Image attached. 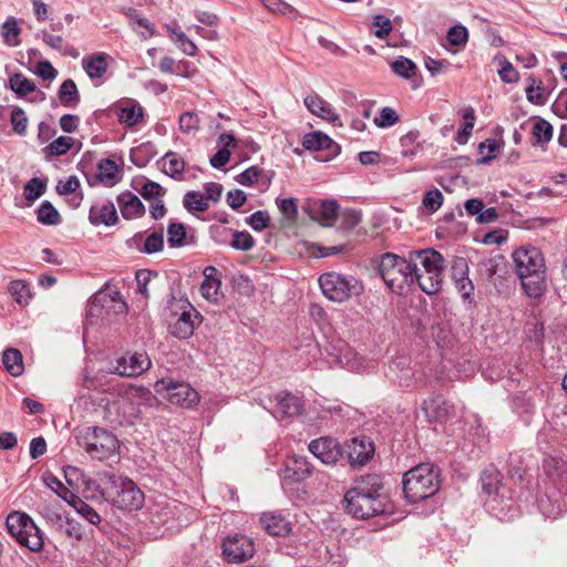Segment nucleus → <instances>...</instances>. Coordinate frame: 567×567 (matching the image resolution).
Returning a JSON list of instances; mask_svg holds the SVG:
<instances>
[{
	"mask_svg": "<svg viewBox=\"0 0 567 567\" xmlns=\"http://www.w3.org/2000/svg\"><path fill=\"white\" fill-rule=\"evenodd\" d=\"M223 553L229 563H240L252 557L255 546L249 537L235 535L224 542Z\"/></svg>",
	"mask_w": 567,
	"mask_h": 567,
	"instance_id": "12",
	"label": "nucleus"
},
{
	"mask_svg": "<svg viewBox=\"0 0 567 567\" xmlns=\"http://www.w3.org/2000/svg\"><path fill=\"white\" fill-rule=\"evenodd\" d=\"M45 181L39 177H33L24 185L23 195L25 199H28L29 202H33L40 198L45 193Z\"/></svg>",
	"mask_w": 567,
	"mask_h": 567,
	"instance_id": "51",
	"label": "nucleus"
},
{
	"mask_svg": "<svg viewBox=\"0 0 567 567\" xmlns=\"http://www.w3.org/2000/svg\"><path fill=\"white\" fill-rule=\"evenodd\" d=\"M379 272L389 289L403 295L417 284V265L413 259L393 252H385L380 258Z\"/></svg>",
	"mask_w": 567,
	"mask_h": 567,
	"instance_id": "3",
	"label": "nucleus"
},
{
	"mask_svg": "<svg viewBox=\"0 0 567 567\" xmlns=\"http://www.w3.org/2000/svg\"><path fill=\"white\" fill-rule=\"evenodd\" d=\"M512 257L525 293L530 298L542 297L546 290V267L542 251L533 246L519 247Z\"/></svg>",
	"mask_w": 567,
	"mask_h": 567,
	"instance_id": "2",
	"label": "nucleus"
},
{
	"mask_svg": "<svg viewBox=\"0 0 567 567\" xmlns=\"http://www.w3.org/2000/svg\"><path fill=\"white\" fill-rule=\"evenodd\" d=\"M21 28L14 17H9L1 25L2 41L8 47H18L20 40Z\"/></svg>",
	"mask_w": 567,
	"mask_h": 567,
	"instance_id": "34",
	"label": "nucleus"
},
{
	"mask_svg": "<svg viewBox=\"0 0 567 567\" xmlns=\"http://www.w3.org/2000/svg\"><path fill=\"white\" fill-rule=\"evenodd\" d=\"M144 116L143 107L136 102H128L121 107L118 121L128 127L137 125Z\"/></svg>",
	"mask_w": 567,
	"mask_h": 567,
	"instance_id": "32",
	"label": "nucleus"
},
{
	"mask_svg": "<svg viewBox=\"0 0 567 567\" xmlns=\"http://www.w3.org/2000/svg\"><path fill=\"white\" fill-rule=\"evenodd\" d=\"M171 38L185 54L189 56H194L196 54L197 47L182 30L172 29Z\"/></svg>",
	"mask_w": 567,
	"mask_h": 567,
	"instance_id": "52",
	"label": "nucleus"
},
{
	"mask_svg": "<svg viewBox=\"0 0 567 567\" xmlns=\"http://www.w3.org/2000/svg\"><path fill=\"white\" fill-rule=\"evenodd\" d=\"M68 497L73 502L71 506L89 523L92 525H97L101 522V516L99 513L84 501H82L78 495L68 494Z\"/></svg>",
	"mask_w": 567,
	"mask_h": 567,
	"instance_id": "40",
	"label": "nucleus"
},
{
	"mask_svg": "<svg viewBox=\"0 0 567 567\" xmlns=\"http://www.w3.org/2000/svg\"><path fill=\"white\" fill-rule=\"evenodd\" d=\"M264 529L271 536L286 537L292 530L290 520L281 513L268 512L260 517Z\"/></svg>",
	"mask_w": 567,
	"mask_h": 567,
	"instance_id": "20",
	"label": "nucleus"
},
{
	"mask_svg": "<svg viewBox=\"0 0 567 567\" xmlns=\"http://www.w3.org/2000/svg\"><path fill=\"white\" fill-rule=\"evenodd\" d=\"M161 171L167 176L176 179H183L185 161L176 152H167L158 162Z\"/></svg>",
	"mask_w": 567,
	"mask_h": 567,
	"instance_id": "27",
	"label": "nucleus"
},
{
	"mask_svg": "<svg viewBox=\"0 0 567 567\" xmlns=\"http://www.w3.org/2000/svg\"><path fill=\"white\" fill-rule=\"evenodd\" d=\"M17 542L32 551H39L43 547V535L34 524V529L25 528Z\"/></svg>",
	"mask_w": 567,
	"mask_h": 567,
	"instance_id": "37",
	"label": "nucleus"
},
{
	"mask_svg": "<svg viewBox=\"0 0 567 567\" xmlns=\"http://www.w3.org/2000/svg\"><path fill=\"white\" fill-rule=\"evenodd\" d=\"M151 364L146 352H135L117 359L114 372L122 377L134 378L147 371Z\"/></svg>",
	"mask_w": 567,
	"mask_h": 567,
	"instance_id": "14",
	"label": "nucleus"
},
{
	"mask_svg": "<svg viewBox=\"0 0 567 567\" xmlns=\"http://www.w3.org/2000/svg\"><path fill=\"white\" fill-rule=\"evenodd\" d=\"M382 487V480L377 474H370L355 481L344 495L346 511L360 519L391 513L389 499L381 493Z\"/></svg>",
	"mask_w": 567,
	"mask_h": 567,
	"instance_id": "1",
	"label": "nucleus"
},
{
	"mask_svg": "<svg viewBox=\"0 0 567 567\" xmlns=\"http://www.w3.org/2000/svg\"><path fill=\"white\" fill-rule=\"evenodd\" d=\"M9 86L18 96L21 97L35 91V84L22 73H14L11 75L9 79Z\"/></svg>",
	"mask_w": 567,
	"mask_h": 567,
	"instance_id": "42",
	"label": "nucleus"
},
{
	"mask_svg": "<svg viewBox=\"0 0 567 567\" xmlns=\"http://www.w3.org/2000/svg\"><path fill=\"white\" fill-rule=\"evenodd\" d=\"M141 195L146 200H157L165 195L166 189L156 182L145 181L140 189Z\"/></svg>",
	"mask_w": 567,
	"mask_h": 567,
	"instance_id": "59",
	"label": "nucleus"
},
{
	"mask_svg": "<svg viewBox=\"0 0 567 567\" xmlns=\"http://www.w3.org/2000/svg\"><path fill=\"white\" fill-rule=\"evenodd\" d=\"M391 70L401 78L411 79L415 75L417 66L412 60L399 56L391 63Z\"/></svg>",
	"mask_w": 567,
	"mask_h": 567,
	"instance_id": "46",
	"label": "nucleus"
},
{
	"mask_svg": "<svg viewBox=\"0 0 567 567\" xmlns=\"http://www.w3.org/2000/svg\"><path fill=\"white\" fill-rule=\"evenodd\" d=\"M60 102L63 106L71 107L79 103L80 93L75 82L72 79L65 80L58 92Z\"/></svg>",
	"mask_w": 567,
	"mask_h": 567,
	"instance_id": "36",
	"label": "nucleus"
},
{
	"mask_svg": "<svg viewBox=\"0 0 567 567\" xmlns=\"http://www.w3.org/2000/svg\"><path fill=\"white\" fill-rule=\"evenodd\" d=\"M276 204L286 224L291 225L297 220L298 206L295 197L277 198Z\"/></svg>",
	"mask_w": 567,
	"mask_h": 567,
	"instance_id": "43",
	"label": "nucleus"
},
{
	"mask_svg": "<svg viewBox=\"0 0 567 567\" xmlns=\"http://www.w3.org/2000/svg\"><path fill=\"white\" fill-rule=\"evenodd\" d=\"M400 121L398 113L389 106L382 107L379 115L374 117L373 123L380 128H386L395 125Z\"/></svg>",
	"mask_w": 567,
	"mask_h": 567,
	"instance_id": "55",
	"label": "nucleus"
},
{
	"mask_svg": "<svg viewBox=\"0 0 567 567\" xmlns=\"http://www.w3.org/2000/svg\"><path fill=\"white\" fill-rule=\"evenodd\" d=\"M339 363L350 371L360 373L369 368V361L358 352L346 349L338 355Z\"/></svg>",
	"mask_w": 567,
	"mask_h": 567,
	"instance_id": "31",
	"label": "nucleus"
},
{
	"mask_svg": "<svg viewBox=\"0 0 567 567\" xmlns=\"http://www.w3.org/2000/svg\"><path fill=\"white\" fill-rule=\"evenodd\" d=\"M339 208L340 206L336 199L322 200L318 209V220L320 221V224L326 227L333 226L339 214Z\"/></svg>",
	"mask_w": 567,
	"mask_h": 567,
	"instance_id": "35",
	"label": "nucleus"
},
{
	"mask_svg": "<svg viewBox=\"0 0 567 567\" xmlns=\"http://www.w3.org/2000/svg\"><path fill=\"white\" fill-rule=\"evenodd\" d=\"M374 35L379 39H385L392 31V22L383 14H377L373 18Z\"/></svg>",
	"mask_w": 567,
	"mask_h": 567,
	"instance_id": "62",
	"label": "nucleus"
},
{
	"mask_svg": "<svg viewBox=\"0 0 567 567\" xmlns=\"http://www.w3.org/2000/svg\"><path fill=\"white\" fill-rule=\"evenodd\" d=\"M42 40L47 45L62 52L64 55L78 56V52L72 45H64V39L61 35L43 32Z\"/></svg>",
	"mask_w": 567,
	"mask_h": 567,
	"instance_id": "47",
	"label": "nucleus"
},
{
	"mask_svg": "<svg viewBox=\"0 0 567 567\" xmlns=\"http://www.w3.org/2000/svg\"><path fill=\"white\" fill-rule=\"evenodd\" d=\"M410 259L414 262L420 260L423 270L417 268V285L420 289L433 295L441 289L443 281V271L445 269V259L439 251L426 248L410 251Z\"/></svg>",
	"mask_w": 567,
	"mask_h": 567,
	"instance_id": "6",
	"label": "nucleus"
},
{
	"mask_svg": "<svg viewBox=\"0 0 567 567\" xmlns=\"http://www.w3.org/2000/svg\"><path fill=\"white\" fill-rule=\"evenodd\" d=\"M89 220L93 226L115 225L118 220L115 205L111 200L95 203L90 209Z\"/></svg>",
	"mask_w": 567,
	"mask_h": 567,
	"instance_id": "21",
	"label": "nucleus"
},
{
	"mask_svg": "<svg viewBox=\"0 0 567 567\" xmlns=\"http://www.w3.org/2000/svg\"><path fill=\"white\" fill-rule=\"evenodd\" d=\"M43 482L47 487L52 489L59 497H61L63 501H65L69 505H72L73 502L70 501L68 497V494H74L71 492L68 487L63 485V483L53 474L48 473L43 476Z\"/></svg>",
	"mask_w": 567,
	"mask_h": 567,
	"instance_id": "50",
	"label": "nucleus"
},
{
	"mask_svg": "<svg viewBox=\"0 0 567 567\" xmlns=\"http://www.w3.org/2000/svg\"><path fill=\"white\" fill-rule=\"evenodd\" d=\"M318 282L322 293L336 302H344L363 291V285L359 279L334 271L322 274Z\"/></svg>",
	"mask_w": 567,
	"mask_h": 567,
	"instance_id": "8",
	"label": "nucleus"
},
{
	"mask_svg": "<svg viewBox=\"0 0 567 567\" xmlns=\"http://www.w3.org/2000/svg\"><path fill=\"white\" fill-rule=\"evenodd\" d=\"M164 249V233L163 227L152 231L145 236L143 245V254L153 255Z\"/></svg>",
	"mask_w": 567,
	"mask_h": 567,
	"instance_id": "45",
	"label": "nucleus"
},
{
	"mask_svg": "<svg viewBox=\"0 0 567 567\" xmlns=\"http://www.w3.org/2000/svg\"><path fill=\"white\" fill-rule=\"evenodd\" d=\"M183 204L188 212H205L209 207L206 197L196 190L187 192L184 195Z\"/></svg>",
	"mask_w": 567,
	"mask_h": 567,
	"instance_id": "44",
	"label": "nucleus"
},
{
	"mask_svg": "<svg viewBox=\"0 0 567 567\" xmlns=\"http://www.w3.org/2000/svg\"><path fill=\"white\" fill-rule=\"evenodd\" d=\"M6 526L9 534L17 540L18 537H21L23 529H34V522L24 513L13 512L8 515Z\"/></svg>",
	"mask_w": 567,
	"mask_h": 567,
	"instance_id": "30",
	"label": "nucleus"
},
{
	"mask_svg": "<svg viewBox=\"0 0 567 567\" xmlns=\"http://www.w3.org/2000/svg\"><path fill=\"white\" fill-rule=\"evenodd\" d=\"M422 410L429 421L444 422L454 414V405L442 396L425 400L422 404Z\"/></svg>",
	"mask_w": 567,
	"mask_h": 567,
	"instance_id": "22",
	"label": "nucleus"
},
{
	"mask_svg": "<svg viewBox=\"0 0 567 567\" xmlns=\"http://www.w3.org/2000/svg\"><path fill=\"white\" fill-rule=\"evenodd\" d=\"M269 214L266 210H257L246 218V223L256 231L266 229L269 225Z\"/></svg>",
	"mask_w": 567,
	"mask_h": 567,
	"instance_id": "63",
	"label": "nucleus"
},
{
	"mask_svg": "<svg viewBox=\"0 0 567 567\" xmlns=\"http://www.w3.org/2000/svg\"><path fill=\"white\" fill-rule=\"evenodd\" d=\"M238 140L230 133H223L219 135L217 144L220 148L217 153L210 158V165L214 168H221L225 166L230 159V147H236L238 144Z\"/></svg>",
	"mask_w": 567,
	"mask_h": 567,
	"instance_id": "26",
	"label": "nucleus"
},
{
	"mask_svg": "<svg viewBox=\"0 0 567 567\" xmlns=\"http://www.w3.org/2000/svg\"><path fill=\"white\" fill-rule=\"evenodd\" d=\"M277 411L281 417L296 416L302 411V401L299 396L293 395L289 392L279 393L276 396Z\"/></svg>",
	"mask_w": 567,
	"mask_h": 567,
	"instance_id": "28",
	"label": "nucleus"
},
{
	"mask_svg": "<svg viewBox=\"0 0 567 567\" xmlns=\"http://www.w3.org/2000/svg\"><path fill=\"white\" fill-rule=\"evenodd\" d=\"M402 484L411 503L424 501L440 488L439 470L431 463L419 464L403 475Z\"/></svg>",
	"mask_w": 567,
	"mask_h": 567,
	"instance_id": "5",
	"label": "nucleus"
},
{
	"mask_svg": "<svg viewBox=\"0 0 567 567\" xmlns=\"http://www.w3.org/2000/svg\"><path fill=\"white\" fill-rule=\"evenodd\" d=\"M117 205L124 219L140 218L145 214L142 200L132 192H125L117 196Z\"/></svg>",
	"mask_w": 567,
	"mask_h": 567,
	"instance_id": "24",
	"label": "nucleus"
},
{
	"mask_svg": "<svg viewBox=\"0 0 567 567\" xmlns=\"http://www.w3.org/2000/svg\"><path fill=\"white\" fill-rule=\"evenodd\" d=\"M306 109L315 116L332 124L341 125L340 116L333 106L318 93L311 92L303 99Z\"/></svg>",
	"mask_w": 567,
	"mask_h": 567,
	"instance_id": "15",
	"label": "nucleus"
},
{
	"mask_svg": "<svg viewBox=\"0 0 567 567\" xmlns=\"http://www.w3.org/2000/svg\"><path fill=\"white\" fill-rule=\"evenodd\" d=\"M374 454V444L369 437H354L348 445V462L352 467H361Z\"/></svg>",
	"mask_w": 567,
	"mask_h": 567,
	"instance_id": "16",
	"label": "nucleus"
},
{
	"mask_svg": "<svg viewBox=\"0 0 567 567\" xmlns=\"http://www.w3.org/2000/svg\"><path fill=\"white\" fill-rule=\"evenodd\" d=\"M262 6L270 12L286 16L290 19L297 18V10L284 0H260Z\"/></svg>",
	"mask_w": 567,
	"mask_h": 567,
	"instance_id": "48",
	"label": "nucleus"
},
{
	"mask_svg": "<svg viewBox=\"0 0 567 567\" xmlns=\"http://www.w3.org/2000/svg\"><path fill=\"white\" fill-rule=\"evenodd\" d=\"M76 443L92 458L103 461L112 457L118 450L117 437L100 426L81 429L75 436Z\"/></svg>",
	"mask_w": 567,
	"mask_h": 567,
	"instance_id": "7",
	"label": "nucleus"
},
{
	"mask_svg": "<svg viewBox=\"0 0 567 567\" xmlns=\"http://www.w3.org/2000/svg\"><path fill=\"white\" fill-rule=\"evenodd\" d=\"M199 322V312L188 303L179 315L173 316L168 326L169 332L178 339H188Z\"/></svg>",
	"mask_w": 567,
	"mask_h": 567,
	"instance_id": "10",
	"label": "nucleus"
},
{
	"mask_svg": "<svg viewBox=\"0 0 567 567\" xmlns=\"http://www.w3.org/2000/svg\"><path fill=\"white\" fill-rule=\"evenodd\" d=\"M544 472L554 487L564 496H567V463L556 457L544 460Z\"/></svg>",
	"mask_w": 567,
	"mask_h": 567,
	"instance_id": "17",
	"label": "nucleus"
},
{
	"mask_svg": "<svg viewBox=\"0 0 567 567\" xmlns=\"http://www.w3.org/2000/svg\"><path fill=\"white\" fill-rule=\"evenodd\" d=\"M529 85L526 87V99L528 102L536 105H544L547 102V96L542 82L536 84V80L532 76L528 78Z\"/></svg>",
	"mask_w": 567,
	"mask_h": 567,
	"instance_id": "49",
	"label": "nucleus"
},
{
	"mask_svg": "<svg viewBox=\"0 0 567 567\" xmlns=\"http://www.w3.org/2000/svg\"><path fill=\"white\" fill-rule=\"evenodd\" d=\"M302 146L311 152H326L321 161H330L340 154L341 147L330 136L321 131L307 133L302 138Z\"/></svg>",
	"mask_w": 567,
	"mask_h": 567,
	"instance_id": "11",
	"label": "nucleus"
},
{
	"mask_svg": "<svg viewBox=\"0 0 567 567\" xmlns=\"http://www.w3.org/2000/svg\"><path fill=\"white\" fill-rule=\"evenodd\" d=\"M37 219L42 225L55 226L61 223V216L55 207L49 202L41 203L37 210Z\"/></svg>",
	"mask_w": 567,
	"mask_h": 567,
	"instance_id": "41",
	"label": "nucleus"
},
{
	"mask_svg": "<svg viewBox=\"0 0 567 567\" xmlns=\"http://www.w3.org/2000/svg\"><path fill=\"white\" fill-rule=\"evenodd\" d=\"M99 179L106 186H113L118 182V168L114 161L102 159L99 163Z\"/></svg>",
	"mask_w": 567,
	"mask_h": 567,
	"instance_id": "39",
	"label": "nucleus"
},
{
	"mask_svg": "<svg viewBox=\"0 0 567 567\" xmlns=\"http://www.w3.org/2000/svg\"><path fill=\"white\" fill-rule=\"evenodd\" d=\"M463 120H464L463 127L457 133V137H456V141L460 144H464V143L467 142L468 136L471 135V132H472V130L474 127V124H475V112H474V110L472 107H467V109L464 110Z\"/></svg>",
	"mask_w": 567,
	"mask_h": 567,
	"instance_id": "56",
	"label": "nucleus"
},
{
	"mask_svg": "<svg viewBox=\"0 0 567 567\" xmlns=\"http://www.w3.org/2000/svg\"><path fill=\"white\" fill-rule=\"evenodd\" d=\"M199 127V120L196 113L185 112L179 116V128L183 133L189 134L197 131Z\"/></svg>",
	"mask_w": 567,
	"mask_h": 567,
	"instance_id": "64",
	"label": "nucleus"
},
{
	"mask_svg": "<svg viewBox=\"0 0 567 567\" xmlns=\"http://www.w3.org/2000/svg\"><path fill=\"white\" fill-rule=\"evenodd\" d=\"M73 145V138L69 136H60L51 142L47 147L45 152L50 156H60L66 154Z\"/></svg>",
	"mask_w": 567,
	"mask_h": 567,
	"instance_id": "54",
	"label": "nucleus"
},
{
	"mask_svg": "<svg viewBox=\"0 0 567 567\" xmlns=\"http://www.w3.org/2000/svg\"><path fill=\"white\" fill-rule=\"evenodd\" d=\"M447 41L454 47H464L468 41V31L462 24L453 25L447 31Z\"/></svg>",
	"mask_w": 567,
	"mask_h": 567,
	"instance_id": "60",
	"label": "nucleus"
},
{
	"mask_svg": "<svg viewBox=\"0 0 567 567\" xmlns=\"http://www.w3.org/2000/svg\"><path fill=\"white\" fill-rule=\"evenodd\" d=\"M82 68L91 80L102 78L109 68L105 53H93L82 59Z\"/></svg>",
	"mask_w": 567,
	"mask_h": 567,
	"instance_id": "29",
	"label": "nucleus"
},
{
	"mask_svg": "<svg viewBox=\"0 0 567 567\" xmlns=\"http://www.w3.org/2000/svg\"><path fill=\"white\" fill-rule=\"evenodd\" d=\"M443 194L437 188L427 190L423 197V206L431 213L439 210L443 204Z\"/></svg>",
	"mask_w": 567,
	"mask_h": 567,
	"instance_id": "61",
	"label": "nucleus"
},
{
	"mask_svg": "<svg viewBox=\"0 0 567 567\" xmlns=\"http://www.w3.org/2000/svg\"><path fill=\"white\" fill-rule=\"evenodd\" d=\"M218 270L214 266H208L204 269V280L200 285L202 296L210 301L217 302L220 290V279L217 276Z\"/></svg>",
	"mask_w": 567,
	"mask_h": 567,
	"instance_id": "25",
	"label": "nucleus"
},
{
	"mask_svg": "<svg viewBox=\"0 0 567 567\" xmlns=\"http://www.w3.org/2000/svg\"><path fill=\"white\" fill-rule=\"evenodd\" d=\"M133 391H143L142 389L131 388L125 392V395L120 399L109 403L106 405V411L112 414L115 412L117 414L116 421L122 424L124 422L132 423L133 420L137 416L138 409L137 406L130 401L128 394Z\"/></svg>",
	"mask_w": 567,
	"mask_h": 567,
	"instance_id": "19",
	"label": "nucleus"
},
{
	"mask_svg": "<svg viewBox=\"0 0 567 567\" xmlns=\"http://www.w3.org/2000/svg\"><path fill=\"white\" fill-rule=\"evenodd\" d=\"M196 235L193 229L187 230L183 223L171 221L167 226V244L171 248H182L196 244Z\"/></svg>",
	"mask_w": 567,
	"mask_h": 567,
	"instance_id": "23",
	"label": "nucleus"
},
{
	"mask_svg": "<svg viewBox=\"0 0 567 567\" xmlns=\"http://www.w3.org/2000/svg\"><path fill=\"white\" fill-rule=\"evenodd\" d=\"M309 451L326 465L336 464L343 455L339 442L330 436L312 440Z\"/></svg>",
	"mask_w": 567,
	"mask_h": 567,
	"instance_id": "13",
	"label": "nucleus"
},
{
	"mask_svg": "<svg viewBox=\"0 0 567 567\" xmlns=\"http://www.w3.org/2000/svg\"><path fill=\"white\" fill-rule=\"evenodd\" d=\"M362 220V214L358 209H346L340 216V229L350 231Z\"/></svg>",
	"mask_w": 567,
	"mask_h": 567,
	"instance_id": "58",
	"label": "nucleus"
},
{
	"mask_svg": "<svg viewBox=\"0 0 567 567\" xmlns=\"http://www.w3.org/2000/svg\"><path fill=\"white\" fill-rule=\"evenodd\" d=\"M313 472V466L305 456L293 455L286 464L284 486L289 482H305Z\"/></svg>",
	"mask_w": 567,
	"mask_h": 567,
	"instance_id": "18",
	"label": "nucleus"
},
{
	"mask_svg": "<svg viewBox=\"0 0 567 567\" xmlns=\"http://www.w3.org/2000/svg\"><path fill=\"white\" fill-rule=\"evenodd\" d=\"M158 393L166 392L167 400L175 405L183 408H192L195 405L199 395L195 389L184 382H174L172 380L162 379L155 384Z\"/></svg>",
	"mask_w": 567,
	"mask_h": 567,
	"instance_id": "9",
	"label": "nucleus"
},
{
	"mask_svg": "<svg viewBox=\"0 0 567 567\" xmlns=\"http://www.w3.org/2000/svg\"><path fill=\"white\" fill-rule=\"evenodd\" d=\"M9 291L20 305L28 303L31 298L30 288L23 280H14L9 286Z\"/></svg>",
	"mask_w": 567,
	"mask_h": 567,
	"instance_id": "57",
	"label": "nucleus"
},
{
	"mask_svg": "<svg viewBox=\"0 0 567 567\" xmlns=\"http://www.w3.org/2000/svg\"><path fill=\"white\" fill-rule=\"evenodd\" d=\"M101 494L113 506L122 511H137L144 504V493L130 478L114 473H104L101 476Z\"/></svg>",
	"mask_w": 567,
	"mask_h": 567,
	"instance_id": "4",
	"label": "nucleus"
},
{
	"mask_svg": "<svg viewBox=\"0 0 567 567\" xmlns=\"http://www.w3.org/2000/svg\"><path fill=\"white\" fill-rule=\"evenodd\" d=\"M255 244L254 237L248 231L235 230L229 246L236 250L248 251L254 248Z\"/></svg>",
	"mask_w": 567,
	"mask_h": 567,
	"instance_id": "53",
	"label": "nucleus"
},
{
	"mask_svg": "<svg viewBox=\"0 0 567 567\" xmlns=\"http://www.w3.org/2000/svg\"><path fill=\"white\" fill-rule=\"evenodd\" d=\"M553 126L548 121L544 118L535 120L532 127L533 145L544 147L553 138Z\"/></svg>",
	"mask_w": 567,
	"mask_h": 567,
	"instance_id": "33",
	"label": "nucleus"
},
{
	"mask_svg": "<svg viewBox=\"0 0 567 567\" xmlns=\"http://www.w3.org/2000/svg\"><path fill=\"white\" fill-rule=\"evenodd\" d=\"M2 362L11 375L18 377L23 372L22 354L17 349H7L3 352Z\"/></svg>",
	"mask_w": 567,
	"mask_h": 567,
	"instance_id": "38",
	"label": "nucleus"
}]
</instances>
